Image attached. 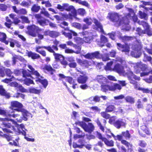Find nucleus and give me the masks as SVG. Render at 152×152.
Returning <instances> with one entry per match:
<instances>
[{
    "instance_id": "nucleus-1",
    "label": "nucleus",
    "mask_w": 152,
    "mask_h": 152,
    "mask_svg": "<svg viewBox=\"0 0 152 152\" xmlns=\"http://www.w3.org/2000/svg\"><path fill=\"white\" fill-rule=\"evenodd\" d=\"M128 10L129 12V14L123 18L122 20L119 21V16L117 13H110L108 14V16L112 21L117 22L119 26L122 25L123 29L129 31L131 28L129 25V19H132L134 22H136L137 20V17L132 9H128Z\"/></svg>"
},
{
    "instance_id": "nucleus-2",
    "label": "nucleus",
    "mask_w": 152,
    "mask_h": 152,
    "mask_svg": "<svg viewBox=\"0 0 152 152\" xmlns=\"http://www.w3.org/2000/svg\"><path fill=\"white\" fill-rule=\"evenodd\" d=\"M129 64L132 67H134V71L137 73H140L141 70L143 71H147L146 72L141 73L140 76L141 77L148 75L150 73L151 71L148 69L147 66L141 62L133 63L132 62L130 61L129 62Z\"/></svg>"
},
{
    "instance_id": "nucleus-3",
    "label": "nucleus",
    "mask_w": 152,
    "mask_h": 152,
    "mask_svg": "<svg viewBox=\"0 0 152 152\" xmlns=\"http://www.w3.org/2000/svg\"><path fill=\"white\" fill-rule=\"evenodd\" d=\"M3 120L4 121L3 122V124L5 127L11 128L13 129H14L13 126L10 123L7 122L10 121L12 122V124H14L16 126H18V130L20 134H21L24 135H26V133L25 130L26 131L27 130L25 129L24 126L23 124L18 125L17 122L14 120L7 118L3 119Z\"/></svg>"
},
{
    "instance_id": "nucleus-4",
    "label": "nucleus",
    "mask_w": 152,
    "mask_h": 152,
    "mask_svg": "<svg viewBox=\"0 0 152 152\" xmlns=\"http://www.w3.org/2000/svg\"><path fill=\"white\" fill-rule=\"evenodd\" d=\"M113 62L111 61L107 64L106 66L105 67V69L106 70H111L115 71L121 75L127 76L128 77V75H130L129 73L130 71H128L127 72H125L124 70L123 67L120 65L118 64H116L113 68L111 66L113 64Z\"/></svg>"
},
{
    "instance_id": "nucleus-5",
    "label": "nucleus",
    "mask_w": 152,
    "mask_h": 152,
    "mask_svg": "<svg viewBox=\"0 0 152 152\" xmlns=\"http://www.w3.org/2000/svg\"><path fill=\"white\" fill-rule=\"evenodd\" d=\"M64 10L69 11V15L61 13L62 17L61 18V20H64L65 19H72V17H75L76 15V10L74 7L72 6H69L68 4H63Z\"/></svg>"
},
{
    "instance_id": "nucleus-6",
    "label": "nucleus",
    "mask_w": 152,
    "mask_h": 152,
    "mask_svg": "<svg viewBox=\"0 0 152 152\" xmlns=\"http://www.w3.org/2000/svg\"><path fill=\"white\" fill-rule=\"evenodd\" d=\"M130 75H128V78L131 83L133 84L134 85V88L136 89H137L139 90L142 91L143 92L145 93H149L150 91L148 88H140L137 87V84L136 83V82L134 80H139L140 79V77H137L134 75L132 72H130L129 73Z\"/></svg>"
},
{
    "instance_id": "nucleus-7",
    "label": "nucleus",
    "mask_w": 152,
    "mask_h": 152,
    "mask_svg": "<svg viewBox=\"0 0 152 152\" xmlns=\"http://www.w3.org/2000/svg\"><path fill=\"white\" fill-rule=\"evenodd\" d=\"M83 21L88 25H91L92 22L93 21L95 26L94 28L100 32H103V30L102 27L100 23L96 19H94L93 20L90 18H86L83 19Z\"/></svg>"
},
{
    "instance_id": "nucleus-8",
    "label": "nucleus",
    "mask_w": 152,
    "mask_h": 152,
    "mask_svg": "<svg viewBox=\"0 0 152 152\" xmlns=\"http://www.w3.org/2000/svg\"><path fill=\"white\" fill-rule=\"evenodd\" d=\"M142 48L140 43L136 42L132 46V48L134 51L131 52V56L136 58L139 57L141 54L140 50Z\"/></svg>"
},
{
    "instance_id": "nucleus-9",
    "label": "nucleus",
    "mask_w": 152,
    "mask_h": 152,
    "mask_svg": "<svg viewBox=\"0 0 152 152\" xmlns=\"http://www.w3.org/2000/svg\"><path fill=\"white\" fill-rule=\"evenodd\" d=\"M76 124L81 127L86 132L91 133L93 132L94 129V126L92 123H88L87 125L84 122H77Z\"/></svg>"
},
{
    "instance_id": "nucleus-10",
    "label": "nucleus",
    "mask_w": 152,
    "mask_h": 152,
    "mask_svg": "<svg viewBox=\"0 0 152 152\" xmlns=\"http://www.w3.org/2000/svg\"><path fill=\"white\" fill-rule=\"evenodd\" d=\"M23 107L22 104L20 102L17 101H12L11 102V106L10 107V108L13 110L10 112L11 113H14L13 110L20 112V110L23 109Z\"/></svg>"
},
{
    "instance_id": "nucleus-11",
    "label": "nucleus",
    "mask_w": 152,
    "mask_h": 152,
    "mask_svg": "<svg viewBox=\"0 0 152 152\" xmlns=\"http://www.w3.org/2000/svg\"><path fill=\"white\" fill-rule=\"evenodd\" d=\"M28 31L27 33L32 36L35 37L36 36L37 33L39 32L40 29L38 27L35 25L28 26L27 28Z\"/></svg>"
},
{
    "instance_id": "nucleus-12",
    "label": "nucleus",
    "mask_w": 152,
    "mask_h": 152,
    "mask_svg": "<svg viewBox=\"0 0 152 152\" xmlns=\"http://www.w3.org/2000/svg\"><path fill=\"white\" fill-rule=\"evenodd\" d=\"M109 34L110 38L113 40L115 39V36L116 34H117L118 38L121 39L124 41L131 40L133 38H135V37H131L126 36L122 37L120 33L119 32H117V34L115 33H111Z\"/></svg>"
},
{
    "instance_id": "nucleus-13",
    "label": "nucleus",
    "mask_w": 152,
    "mask_h": 152,
    "mask_svg": "<svg viewBox=\"0 0 152 152\" xmlns=\"http://www.w3.org/2000/svg\"><path fill=\"white\" fill-rule=\"evenodd\" d=\"M77 74L80 75L77 78V81L79 83L83 84L85 83L88 79V77L86 75L85 73L83 71L77 69Z\"/></svg>"
},
{
    "instance_id": "nucleus-14",
    "label": "nucleus",
    "mask_w": 152,
    "mask_h": 152,
    "mask_svg": "<svg viewBox=\"0 0 152 152\" xmlns=\"http://www.w3.org/2000/svg\"><path fill=\"white\" fill-rule=\"evenodd\" d=\"M81 36H84L83 38L84 42L88 43H89L92 39V35L91 34L89 35V33L87 31H83L79 33Z\"/></svg>"
},
{
    "instance_id": "nucleus-15",
    "label": "nucleus",
    "mask_w": 152,
    "mask_h": 152,
    "mask_svg": "<svg viewBox=\"0 0 152 152\" xmlns=\"http://www.w3.org/2000/svg\"><path fill=\"white\" fill-rule=\"evenodd\" d=\"M110 134L115 140H118L119 141H121L122 144L125 145L129 148L130 146L131 147V145L129 143L125 140H122L123 136L122 134L121 135H117L116 136H115L112 133H110Z\"/></svg>"
},
{
    "instance_id": "nucleus-16",
    "label": "nucleus",
    "mask_w": 152,
    "mask_h": 152,
    "mask_svg": "<svg viewBox=\"0 0 152 152\" xmlns=\"http://www.w3.org/2000/svg\"><path fill=\"white\" fill-rule=\"evenodd\" d=\"M136 31L138 32V34L140 36L145 34L148 36H152V31L150 28L146 30H142L141 28H138L136 29Z\"/></svg>"
},
{
    "instance_id": "nucleus-17",
    "label": "nucleus",
    "mask_w": 152,
    "mask_h": 152,
    "mask_svg": "<svg viewBox=\"0 0 152 152\" xmlns=\"http://www.w3.org/2000/svg\"><path fill=\"white\" fill-rule=\"evenodd\" d=\"M118 49L121 50L122 52L125 53L126 54H128L129 51V47L128 45L125 44L124 45H122L120 43H117Z\"/></svg>"
},
{
    "instance_id": "nucleus-18",
    "label": "nucleus",
    "mask_w": 152,
    "mask_h": 152,
    "mask_svg": "<svg viewBox=\"0 0 152 152\" xmlns=\"http://www.w3.org/2000/svg\"><path fill=\"white\" fill-rule=\"evenodd\" d=\"M126 124L125 120L119 119L114 123V126L117 128L119 129L121 126H125Z\"/></svg>"
},
{
    "instance_id": "nucleus-19",
    "label": "nucleus",
    "mask_w": 152,
    "mask_h": 152,
    "mask_svg": "<svg viewBox=\"0 0 152 152\" xmlns=\"http://www.w3.org/2000/svg\"><path fill=\"white\" fill-rule=\"evenodd\" d=\"M36 81L37 82L41 83L44 86L45 88H46L48 85V82L45 79H43V77L40 74V76H36Z\"/></svg>"
},
{
    "instance_id": "nucleus-20",
    "label": "nucleus",
    "mask_w": 152,
    "mask_h": 152,
    "mask_svg": "<svg viewBox=\"0 0 152 152\" xmlns=\"http://www.w3.org/2000/svg\"><path fill=\"white\" fill-rule=\"evenodd\" d=\"M143 4L140 6V7L144 8L146 10H152V2H150L142 1Z\"/></svg>"
},
{
    "instance_id": "nucleus-21",
    "label": "nucleus",
    "mask_w": 152,
    "mask_h": 152,
    "mask_svg": "<svg viewBox=\"0 0 152 152\" xmlns=\"http://www.w3.org/2000/svg\"><path fill=\"white\" fill-rule=\"evenodd\" d=\"M85 57L87 58H100L101 55L99 52H96L91 53H88L86 55L84 56Z\"/></svg>"
},
{
    "instance_id": "nucleus-22",
    "label": "nucleus",
    "mask_w": 152,
    "mask_h": 152,
    "mask_svg": "<svg viewBox=\"0 0 152 152\" xmlns=\"http://www.w3.org/2000/svg\"><path fill=\"white\" fill-rule=\"evenodd\" d=\"M96 80L101 84L102 85L108 82V80L102 75H97L96 77Z\"/></svg>"
},
{
    "instance_id": "nucleus-23",
    "label": "nucleus",
    "mask_w": 152,
    "mask_h": 152,
    "mask_svg": "<svg viewBox=\"0 0 152 152\" xmlns=\"http://www.w3.org/2000/svg\"><path fill=\"white\" fill-rule=\"evenodd\" d=\"M35 17L38 20L39 23L41 26H44L47 25L49 23V21L47 20H39V19L41 18V15L40 14H36Z\"/></svg>"
},
{
    "instance_id": "nucleus-24",
    "label": "nucleus",
    "mask_w": 152,
    "mask_h": 152,
    "mask_svg": "<svg viewBox=\"0 0 152 152\" xmlns=\"http://www.w3.org/2000/svg\"><path fill=\"white\" fill-rule=\"evenodd\" d=\"M27 66L29 69L28 70L31 74L36 76H40V74L37 70H35L33 66L29 64H27Z\"/></svg>"
},
{
    "instance_id": "nucleus-25",
    "label": "nucleus",
    "mask_w": 152,
    "mask_h": 152,
    "mask_svg": "<svg viewBox=\"0 0 152 152\" xmlns=\"http://www.w3.org/2000/svg\"><path fill=\"white\" fill-rule=\"evenodd\" d=\"M11 86L16 87L21 92H26V90L24 89L23 86L17 83L16 82H13L11 83Z\"/></svg>"
},
{
    "instance_id": "nucleus-26",
    "label": "nucleus",
    "mask_w": 152,
    "mask_h": 152,
    "mask_svg": "<svg viewBox=\"0 0 152 152\" xmlns=\"http://www.w3.org/2000/svg\"><path fill=\"white\" fill-rule=\"evenodd\" d=\"M44 34L46 35H49L51 37H55L58 36L59 33L55 31L48 30L44 32Z\"/></svg>"
},
{
    "instance_id": "nucleus-27",
    "label": "nucleus",
    "mask_w": 152,
    "mask_h": 152,
    "mask_svg": "<svg viewBox=\"0 0 152 152\" xmlns=\"http://www.w3.org/2000/svg\"><path fill=\"white\" fill-rule=\"evenodd\" d=\"M7 38V35L5 33L0 32V41L7 45L9 42L6 40Z\"/></svg>"
},
{
    "instance_id": "nucleus-28",
    "label": "nucleus",
    "mask_w": 152,
    "mask_h": 152,
    "mask_svg": "<svg viewBox=\"0 0 152 152\" xmlns=\"http://www.w3.org/2000/svg\"><path fill=\"white\" fill-rule=\"evenodd\" d=\"M23 116V119L25 121L27 120L28 118L29 117L31 114L30 113H28L26 110L23 108L22 109L20 110Z\"/></svg>"
},
{
    "instance_id": "nucleus-29",
    "label": "nucleus",
    "mask_w": 152,
    "mask_h": 152,
    "mask_svg": "<svg viewBox=\"0 0 152 152\" xmlns=\"http://www.w3.org/2000/svg\"><path fill=\"white\" fill-rule=\"evenodd\" d=\"M101 90L104 92H106L108 91H112V86L103 84L101 86Z\"/></svg>"
},
{
    "instance_id": "nucleus-30",
    "label": "nucleus",
    "mask_w": 152,
    "mask_h": 152,
    "mask_svg": "<svg viewBox=\"0 0 152 152\" xmlns=\"http://www.w3.org/2000/svg\"><path fill=\"white\" fill-rule=\"evenodd\" d=\"M28 56L33 59H37L40 57V56L39 54L31 51L28 52Z\"/></svg>"
},
{
    "instance_id": "nucleus-31",
    "label": "nucleus",
    "mask_w": 152,
    "mask_h": 152,
    "mask_svg": "<svg viewBox=\"0 0 152 152\" xmlns=\"http://www.w3.org/2000/svg\"><path fill=\"white\" fill-rule=\"evenodd\" d=\"M77 50L75 51L71 49L68 48L65 50V53H75L76 54L80 53V50L81 49V47H77Z\"/></svg>"
},
{
    "instance_id": "nucleus-32",
    "label": "nucleus",
    "mask_w": 152,
    "mask_h": 152,
    "mask_svg": "<svg viewBox=\"0 0 152 152\" xmlns=\"http://www.w3.org/2000/svg\"><path fill=\"white\" fill-rule=\"evenodd\" d=\"M77 62L80 65L88 67L89 65L88 63L87 60H82L80 59H76Z\"/></svg>"
},
{
    "instance_id": "nucleus-33",
    "label": "nucleus",
    "mask_w": 152,
    "mask_h": 152,
    "mask_svg": "<svg viewBox=\"0 0 152 152\" xmlns=\"http://www.w3.org/2000/svg\"><path fill=\"white\" fill-rule=\"evenodd\" d=\"M43 47L39 46H37L35 48L36 51L41 54L42 56H46L45 52L44 50H40L41 49L44 48Z\"/></svg>"
},
{
    "instance_id": "nucleus-34",
    "label": "nucleus",
    "mask_w": 152,
    "mask_h": 152,
    "mask_svg": "<svg viewBox=\"0 0 152 152\" xmlns=\"http://www.w3.org/2000/svg\"><path fill=\"white\" fill-rule=\"evenodd\" d=\"M137 22V23L140 25L142 26L145 29L144 30H146L147 29L149 28H150V26L146 22L144 21H141L140 22L138 21V19L136 22Z\"/></svg>"
},
{
    "instance_id": "nucleus-35",
    "label": "nucleus",
    "mask_w": 152,
    "mask_h": 152,
    "mask_svg": "<svg viewBox=\"0 0 152 152\" xmlns=\"http://www.w3.org/2000/svg\"><path fill=\"white\" fill-rule=\"evenodd\" d=\"M75 42L77 43V44L80 45L83 44L84 43L83 39L79 37H75L74 38Z\"/></svg>"
},
{
    "instance_id": "nucleus-36",
    "label": "nucleus",
    "mask_w": 152,
    "mask_h": 152,
    "mask_svg": "<svg viewBox=\"0 0 152 152\" xmlns=\"http://www.w3.org/2000/svg\"><path fill=\"white\" fill-rule=\"evenodd\" d=\"M0 94L2 95L5 96L7 98L10 97L9 94L7 93L3 88V87L1 86H0Z\"/></svg>"
},
{
    "instance_id": "nucleus-37",
    "label": "nucleus",
    "mask_w": 152,
    "mask_h": 152,
    "mask_svg": "<svg viewBox=\"0 0 152 152\" xmlns=\"http://www.w3.org/2000/svg\"><path fill=\"white\" fill-rule=\"evenodd\" d=\"M19 80L20 81H24V83L28 86L31 84H34V82L32 80L28 78L23 79L22 80L20 79Z\"/></svg>"
},
{
    "instance_id": "nucleus-38",
    "label": "nucleus",
    "mask_w": 152,
    "mask_h": 152,
    "mask_svg": "<svg viewBox=\"0 0 152 152\" xmlns=\"http://www.w3.org/2000/svg\"><path fill=\"white\" fill-rule=\"evenodd\" d=\"M29 92L35 94H39L41 92L40 90H38L34 88H30L28 89Z\"/></svg>"
},
{
    "instance_id": "nucleus-39",
    "label": "nucleus",
    "mask_w": 152,
    "mask_h": 152,
    "mask_svg": "<svg viewBox=\"0 0 152 152\" xmlns=\"http://www.w3.org/2000/svg\"><path fill=\"white\" fill-rule=\"evenodd\" d=\"M53 55L55 59L57 61H62L64 59V57L61 55L55 53H54Z\"/></svg>"
},
{
    "instance_id": "nucleus-40",
    "label": "nucleus",
    "mask_w": 152,
    "mask_h": 152,
    "mask_svg": "<svg viewBox=\"0 0 152 152\" xmlns=\"http://www.w3.org/2000/svg\"><path fill=\"white\" fill-rule=\"evenodd\" d=\"M121 89V86L118 84L114 83L112 86V91H114L117 89L120 90Z\"/></svg>"
},
{
    "instance_id": "nucleus-41",
    "label": "nucleus",
    "mask_w": 152,
    "mask_h": 152,
    "mask_svg": "<svg viewBox=\"0 0 152 152\" xmlns=\"http://www.w3.org/2000/svg\"><path fill=\"white\" fill-rule=\"evenodd\" d=\"M105 144L109 146H113L114 145V142L113 140L108 141L106 138L104 139L103 141Z\"/></svg>"
},
{
    "instance_id": "nucleus-42",
    "label": "nucleus",
    "mask_w": 152,
    "mask_h": 152,
    "mask_svg": "<svg viewBox=\"0 0 152 152\" xmlns=\"http://www.w3.org/2000/svg\"><path fill=\"white\" fill-rule=\"evenodd\" d=\"M115 109V107L113 105H109L106 108L105 111L106 112H110L114 111Z\"/></svg>"
},
{
    "instance_id": "nucleus-43",
    "label": "nucleus",
    "mask_w": 152,
    "mask_h": 152,
    "mask_svg": "<svg viewBox=\"0 0 152 152\" xmlns=\"http://www.w3.org/2000/svg\"><path fill=\"white\" fill-rule=\"evenodd\" d=\"M101 43L100 46L102 47L104 45V44L107 42V40L106 38L104 36L101 35Z\"/></svg>"
},
{
    "instance_id": "nucleus-44",
    "label": "nucleus",
    "mask_w": 152,
    "mask_h": 152,
    "mask_svg": "<svg viewBox=\"0 0 152 152\" xmlns=\"http://www.w3.org/2000/svg\"><path fill=\"white\" fill-rule=\"evenodd\" d=\"M125 99L127 102L130 103H134V99L129 96H128L126 97Z\"/></svg>"
},
{
    "instance_id": "nucleus-45",
    "label": "nucleus",
    "mask_w": 152,
    "mask_h": 152,
    "mask_svg": "<svg viewBox=\"0 0 152 152\" xmlns=\"http://www.w3.org/2000/svg\"><path fill=\"white\" fill-rule=\"evenodd\" d=\"M138 14L140 16V17L141 18H144L145 20L147 19V15L145 13L142 12L141 11H139L138 12Z\"/></svg>"
},
{
    "instance_id": "nucleus-46",
    "label": "nucleus",
    "mask_w": 152,
    "mask_h": 152,
    "mask_svg": "<svg viewBox=\"0 0 152 152\" xmlns=\"http://www.w3.org/2000/svg\"><path fill=\"white\" fill-rule=\"evenodd\" d=\"M96 124L99 127L100 129L103 132L104 131V126L102 125L98 118L96 121Z\"/></svg>"
},
{
    "instance_id": "nucleus-47",
    "label": "nucleus",
    "mask_w": 152,
    "mask_h": 152,
    "mask_svg": "<svg viewBox=\"0 0 152 152\" xmlns=\"http://www.w3.org/2000/svg\"><path fill=\"white\" fill-rule=\"evenodd\" d=\"M40 6L34 5L31 8V10L35 12H37L40 10Z\"/></svg>"
},
{
    "instance_id": "nucleus-48",
    "label": "nucleus",
    "mask_w": 152,
    "mask_h": 152,
    "mask_svg": "<svg viewBox=\"0 0 152 152\" xmlns=\"http://www.w3.org/2000/svg\"><path fill=\"white\" fill-rule=\"evenodd\" d=\"M101 116L104 118L107 119H108L110 117V115L107 113L105 112H102L101 113Z\"/></svg>"
},
{
    "instance_id": "nucleus-49",
    "label": "nucleus",
    "mask_w": 152,
    "mask_h": 152,
    "mask_svg": "<svg viewBox=\"0 0 152 152\" xmlns=\"http://www.w3.org/2000/svg\"><path fill=\"white\" fill-rule=\"evenodd\" d=\"M72 26L78 29H81V25L80 24L77 23H74L72 24Z\"/></svg>"
},
{
    "instance_id": "nucleus-50",
    "label": "nucleus",
    "mask_w": 152,
    "mask_h": 152,
    "mask_svg": "<svg viewBox=\"0 0 152 152\" xmlns=\"http://www.w3.org/2000/svg\"><path fill=\"white\" fill-rule=\"evenodd\" d=\"M23 76L24 78H27L26 77H30L31 76L30 74L26 70H23L22 71Z\"/></svg>"
},
{
    "instance_id": "nucleus-51",
    "label": "nucleus",
    "mask_w": 152,
    "mask_h": 152,
    "mask_svg": "<svg viewBox=\"0 0 152 152\" xmlns=\"http://www.w3.org/2000/svg\"><path fill=\"white\" fill-rule=\"evenodd\" d=\"M116 119V116H113L111 117L109 119V123L111 124H113L114 125V123L115 122V121Z\"/></svg>"
},
{
    "instance_id": "nucleus-52",
    "label": "nucleus",
    "mask_w": 152,
    "mask_h": 152,
    "mask_svg": "<svg viewBox=\"0 0 152 152\" xmlns=\"http://www.w3.org/2000/svg\"><path fill=\"white\" fill-rule=\"evenodd\" d=\"M6 69L5 68L1 66L0 67V74H1V76L2 77H3L5 75V71Z\"/></svg>"
},
{
    "instance_id": "nucleus-53",
    "label": "nucleus",
    "mask_w": 152,
    "mask_h": 152,
    "mask_svg": "<svg viewBox=\"0 0 152 152\" xmlns=\"http://www.w3.org/2000/svg\"><path fill=\"white\" fill-rule=\"evenodd\" d=\"M121 134L123 137L124 136L126 138H129L130 137V135L128 131H127L125 132H122Z\"/></svg>"
},
{
    "instance_id": "nucleus-54",
    "label": "nucleus",
    "mask_w": 152,
    "mask_h": 152,
    "mask_svg": "<svg viewBox=\"0 0 152 152\" xmlns=\"http://www.w3.org/2000/svg\"><path fill=\"white\" fill-rule=\"evenodd\" d=\"M62 32V34L65 35L66 37H68L69 39H70L72 38V35L71 33H66L63 31Z\"/></svg>"
},
{
    "instance_id": "nucleus-55",
    "label": "nucleus",
    "mask_w": 152,
    "mask_h": 152,
    "mask_svg": "<svg viewBox=\"0 0 152 152\" xmlns=\"http://www.w3.org/2000/svg\"><path fill=\"white\" fill-rule=\"evenodd\" d=\"M67 45H68L72 46L75 48V49H77V47L78 46L76 45V44H74L72 41H69L66 42Z\"/></svg>"
},
{
    "instance_id": "nucleus-56",
    "label": "nucleus",
    "mask_w": 152,
    "mask_h": 152,
    "mask_svg": "<svg viewBox=\"0 0 152 152\" xmlns=\"http://www.w3.org/2000/svg\"><path fill=\"white\" fill-rule=\"evenodd\" d=\"M142 131L146 133L147 134H150V132L148 129L145 126H142Z\"/></svg>"
},
{
    "instance_id": "nucleus-57",
    "label": "nucleus",
    "mask_w": 152,
    "mask_h": 152,
    "mask_svg": "<svg viewBox=\"0 0 152 152\" xmlns=\"http://www.w3.org/2000/svg\"><path fill=\"white\" fill-rule=\"evenodd\" d=\"M138 144L140 146L143 148L145 147L146 145V143L144 141L142 140L139 141Z\"/></svg>"
},
{
    "instance_id": "nucleus-58",
    "label": "nucleus",
    "mask_w": 152,
    "mask_h": 152,
    "mask_svg": "<svg viewBox=\"0 0 152 152\" xmlns=\"http://www.w3.org/2000/svg\"><path fill=\"white\" fill-rule=\"evenodd\" d=\"M78 12L80 15H83L85 14L86 13V12L84 9L80 8L78 10Z\"/></svg>"
},
{
    "instance_id": "nucleus-59",
    "label": "nucleus",
    "mask_w": 152,
    "mask_h": 152,
    "mask_svg": "<svg viewBox=\"0 0 152 152\" xmlns=\"http://www.w3.org/2000/svg\"><path fill=\"white\" fill-rule=\"evenodd\" d=\"M18 14H26L27 12L25 9H21L18 10Z\"/></svg>"
},
{
    "instance_id": "nucleus-60",
    "label": "nucleus",
    "mask_w": 152,
    "mask_h": 152,
    "mask_svg": "<svg viewBox=\"0 0 152 152\" xmlns=\"http://www.w3.org/2000/svg\"><path fill=\"white\" fill-rule=\"evenodd\" d=\"M7 8V6L4 4H0V10L2 11L6 10Z\"/></svg>"
},
{
    "instance_id": "nucleus-61",
    "label": "nucleus",
    "mask_w": 152,
    "mask_h": 152,
    "mask_svg": "<svg viewBox=\"0 0 152 152\" xmlns=\"http://www.w3.org/2000/svg\"><path fill=\"white\" fill-rule=\"evenodd\" d=\"M43 9H44V11L43 10L41 12V13L42 14H44L45 16L47 17L50 18V15L49 14L48 12L47 11L45 10V8H44Z\"/></svg>"
},
{
    "instance_id": "nucleus-62",
    "label": "nucleus",
    "mask_w": 152,
    "mask_h": 152,
    "mask_svg": "<svg viewBox=\"0 0 152 152\" xmlns=\"http://www.w3.org/2000/svg\"><path fill=\"white\" fill-rule=\"evenodd\" d=\"M84 136L85 134L84 133L82 134L81 135L76 134L74 135V138L75 139H77L78 138L83 137Z\"/></svg>"
},
{
    "instance_id": "nucleus-63",
    "label": "nucleus",
    "mask_w": 152,
    "mask_h": 152,
    "mask_svg": "<svg viewBox=\"0 0 152 152\" xmlns=\"http://www.w3.org/2000/svg\"><path fill=\"white\" fill-rule=\"evenodd\" d=\"M21 18L23 22L27 23H29V21L27 17L23 16L21 17Z\"/></svg>"
},
{
    "instance_id": "nucleus-64",
    "label": "nucleus",
    "mask_w": 152,
    "mask_h": 152,
    "mask_svg": "<svg viewBox=\"0 0 152 152\" xmlns=\"http://www.w3.org/2000/svg\"><path fill=\"white\" fill-rule=\"evenodd\" d=\"M10 46L12 47H14L15 45L16 44V41L13 39H11L10 41Z\"/></svg>"
}]
</instances>
